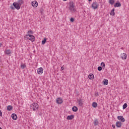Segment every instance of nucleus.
I'll use <instances>...</instances> for the list:
<instances>
[{"label": "nucleus", "instance_id": "nucleus-28", "mask_svg": "<svg viewBox=\"0 0 129 129\" xmlns=\"http://www.w3.org/2000/svg\"><path fill=\"white\" fill-rule=\"evenodd\" d=\"M126 107H127V104L126 103H124L123 106H122V108L123 109H125V108H126Z\"/></svg>", "mask_w": 129, "mask_h": 129}, {"label": "nucleus", "instance_id": "nucleus-32", "mask_svg": "<svg viewBox=\"0 0 129 129\" xmlns=\"http://www.w3.org/2000/svg\"><path fill=\"white\" fill-rule=\"evenodd\" d=\"M70 21H71V22H74V18H71L70 19Z\"/></svg>", "mask_w": 129, "mask_h": 129}, {"label": "nucleus", "instance_id": "nucleus-9", "mask_svg": "<svg viewBox=\"0 0 129 129\" xmlns=\"http://www.w3.org/2000/svg\"><path fill=\"white\" fill-rule=\"evenodd\" d=\"M11 117L14 120H17V119H18V116L16 113H13L11 115Z\"/></svg>", "mask_w": 129, "mask_h": 129}, {"label": "nucleus", "instance_id": "nucleus-2", "mask_svg": "<svg viewBox=\"0 0 129 129\" xmlns=\"http://www.w3.org/2000/svg\"><path fill=\"white\" fill-rule=\"evenodd\" d=\"M69 10L71 13H75V12H76V9H75V6H74L73 2L70 4Z\"/></svg>", "mask_w": 129, "mask_h": 129}, {"label": "nucleus", "instance_id": "nucleus-42", "mask_svg": "<svg viewBox=\"0 0 129 129\" xmlns=\"http://www.w3.org/2000/svg\"><path fill=\"white\" fill-rule=\"evenodd\" d=\"M0 129H3V128H2V127H0Z\"/></svg>", "mask_w": 129, "mask_h": 129}, {"label": "nucleus", "instance_id": "nucleus-17", "mask_svg": "<svg viewBox=\"0 0 129 129\" xmlns=\"http://www.w3.org/2000/svg\"><path fill=\"white\" fill-rule=\"evenodd\" d=\"M94 125H98L99 124V122L98 121V119H95L94 121Z\"/></svg>", "mask_w": 129, "mask_h": 129}, {"label": "nucleus", "instance_id": "nucleus-13", "mask_svg": "<svg viewBox=\"0 0 129 129\" xmlns=\"http://www.w3.org/2000/svg\"><path fill=\"white\" fill-rule=\"evenodd\" d=\"M114 8H120L121 7V4L120 3H116L114 5Z\"/></svg>", "mask_w": 129, "mask_h": 129}, {"label": "nucleus", "instance_id": "nucleus-12", "mask_svg": "<svg viewBox=\"0 0 129 129\" xmlns=\"http://www.w3.org/2000/svg\"><path fill=\"white\" fill-rule=\"evenodd\" d=\"M32 6L33 7V8H37L38 7V2H37V1L32 2Z\"/></svg>", "mask_w": 129, "mask_h": 129}, {"label": "nucleus", "instance_id": "nucleus-37", "mask_svg": "<svg viewBox=\"0 0 129 129\" xmlns=\"http://www.w3.org/2000/svg\"><path fill=\"white\" fill-rule=\"evenodd\" d=\"M112 127H113V128H115V125H112Z\"/></svg>", "mask_w": 129, "mask_h": 129}, {"label": "nucleus", "instance_id": "nucleus-10", "mask_svg": "<svg viewBox=\"0 0 129 129\" xmlns=\"http://www.w3.org/2000/svg\"><path fill=\"white\" fill-rule=\"evenodd\" d=\"M56 103L57 104H61L63 103V100L61 98H58L56 99Z\"/></svg>", "mask_w": 129, "mask_h": 129}, {"label": "nucleus", "instance_id": "nucleus-41", "mask_svg": "<svg viewBox=\"0 0 129 129\" xmlns=\"http://www.w3.org/2000/svg\"><path fill=\"white\" fill-rule=\"evenodd\" d=\"M41 13H42V10H40Z\"/></svg>", "mask_w": 129, "mask_h": 129}, {"label": "nucleus", "instance_id": "nucleus-14", "mask_svg": "<svg viewBox=\"0 0 129 129\" xmlns=\"http://www.w3.org/2000/svg\"><path fill=\"white\" fill-rule=\"evenodd\" d=\"M34 32L31 30H30L27 32V35L26 36H33Z\"/></svg>", "mask_w": 129, "mask_h": 129}, {"label": "nucleus", "instance_id": "nucleus-24", "mask_svg": "<svg viewBox=\"0 0 129 129\" xmlns=\"http://www.w3.org/2000/svg\"><path fill=\"white\" fill-rule=\"evenodd\" d=\"M13 107L11 105H9L7 106V110H9V111H11V110H12Z\"/></svg>", "mask_w": 129, "mask_h": 129}, {"label": "nucleus", "instance_id": "nucleus-4", "mask_svg": "<svg viewBox=\"0 0 129 129\" xmlns=\"http://www.w3.org/2000/svg\"><path fill=\"white\" fill-rule=\"evenodd\" d=\"M99 7V4H98V3H97L96 2H93L92 4V8L93 9V10H96Z\"/></svg>", "mask_w": 129, "mask_h": 129}, {"label": "nucleus", "instance_id": "nucleus-3", "mask_svg": "<svg viewBox=\"0 0 129 129\" xmlns=\"http://www.w3.org/2000/svg\"><path fill=\"white\" fill-rule=\"evenodd\" d=\"M30 107L31 109H33V110L35 111L36 109H38V108H39V105L37 103H33Z\"/></svg>", "mask_w": 129, "mask_h": 129}, {"label": "nucleus", "instance_id": "nucleus-8", "mask_svg": "<svg viewBox=\"0 0 129 129\" xmlns=\"http://www.w3.org/2000/svg\"><path fill=\"white\" fill-rule=\"evenodd\" d=\"M43 71H44V69H43V68H40L37 69L38 74H39V75L43 74Z\"/></svg>", "mask_w": 129, "mask_h": 129}, {"label": "nucleus", "instance_id": "nucleus-6", "mask_svg": "<svg viewBox=\"0 0 129 129\" xmlns=\"http://www.w3.org/2000/svg\"><path fill=\"white\" fill-rule=\"evenodd\" d=\"M13 6L15 8V9H16V10H20V9H21V6L19 4H18L17 3H13Z\"/></svg>", "mask_w": 129, "mask_h": 129}, {"label": "nucleus", "instance_id": "nucleus-34", "mask_svg": "<svg viewBox=\"0 0 129 129\" xmlns=\"http://www.w3.org/2000/svg\"><path fill=\"white\" fill-rule=\"evenodd\" d=\"M0 116H3V113L2 112V111L0 110Z\"/></svg>", "mask_w": 129, "mask_h": 129}, {"label": "nucleus", "instance_id": "nucleus-30", "mask_svg": "<svg viewBox=\"0 0 129 129\" xmlns=\"http://www.w3.org/2000/svg\"><path fill=\"white\" fill-rule=\"evenodd\" d=\"M26 67H27V66H26V64H22L21 65V68L22 69H25V68H26Z\"/></svg>", "mask_w": 129, "mask_h": 129}, {"label": "nucleus", "instance_id": "nucleus-40", "mask_svg": "<svg viewBox=\"0 0 129 129\" xmlns=\"http://www.w3.org/2000/svg\"><path fill=\"white\" fill-rule=\"evenodd\" d=\"M89 2H91V1H92V0H88Z\"/></svg>", "mask_w": 129, "mask_h": 129}, {"label": "nucleus", "instance_id": "nucleus-16", "mask_svg": "<svg viewBox=\"0 0 129 129\" xmlns=\"http://www.w3.org/2000/svg\"><path fill=\"white\" fill-rule=\"evenodd\" d=\"M73 118H74V115H68L67 117V119L69 120H71V119H73Z\"/></svg>", "mask_w": 129, "mask_h": 129}, {"label": "nucleus", "instance_id": "nucleus-19", "mask_svg": "<svg viewBox=\"0 0 129 129\" xmlns=\"http://www.w3.org/2000/svg\"><path fill=\"white\" fill-rule=\"evenodd\" d=\"M88 78L91 79V80H92V79H94V75H93L92 74H90L88 76Z\"/></svg>", "mask_w": 129, "mask_h": 129}, {"label": "nucleus", "instance_id": "nucleus-1", "mask_svg": "<svg viewBox=\"0 0 129 129\" xmlns=\"http://www.w3.org/2000/svg\"><path fill=\"white\" fill-rule=\"evenodd\" d=\"M24 39L25 40H29L31 42H35V36L33 35H25Z\"/></svg>", "mask_w": 129, "mask_h": 129}, {"label": "nucleus", "instance_id": "nucleus-39", "mask_svg": "<svg viewBox=\"0 0 129 129\" xmlns=\"http://www.w3.org/2000/svg\"><path fill=\"white\" fill-rule=\"evenodd\" d=\"M63 2H66V1H67V0H63Z\"/></svg>", "mask_w": 129, "mask_h": 129}, {"label": "nucleus", "instance_id": "nucleus-25", "mask_svg": "<svg viewBox=\"0 0 129 129\" xmlns=\"http://www.w3.org/2000/svg\"><path fill=\"white\" fill-rule=\"evenodd\" d=\"M114 11H115L114 8H113L111 10V12L110 13V15H111V16H114V15H115V13H114Z\"/></svg>", "mask_w": 129, "mask_h": 129}, {"label": "nucleus", "instance_id": "nucleus-38", "mask_svg": "<svg viewBox=\"0 0 129 129\" xmlns=\"http://www.w3.org/2000/svg\"><path fill=\"white\" fill-rule=\"evenodd\" d=\"M2 45H3V44L0 43V48H1V47H2Z\"/></svg>", "mask_w": 129, "mask_h": 129}, {"label": "nucleus", "instance_id": "nucleus-33", "mask_svg": "<svg viewBox=\"0 0 129 129\" xmlns=\"http://www.w3.org/2000/svg\"><path fill=\"white\" fill-rule=\"evenodd\" d=\"M95 96H96V97L98 96V95H99V93H98V92L95 93Z\"/></svg>", "mask_w": 129, "mask_h": 129}, {"label": "nucleus", "instance_id": "nucleus-20", "mask_svg": "<svg viewBox=\"0 0 129 129\" xmlns=\"http://www.w3.org/2000/svg\"><path fill=\"white\" fill-rule=\"evenodd\" d=\"M72 110L73 111H74V112H76V111H77V110H78V108H77V107L74 106L72 108Z\"/></svg>", "mask_w": 129, "mask_h": 129}, {"label": "nucleus", "instance_id": "nucleus-36", "mask_svg": "<svg viewBox=\"0 0 129 129\" xmlns=\"http://www.w3.org/2000/svg\"><path fill=\"white\" fill-rule=\"evenodd\" d=\"M10 8L12 10H15V8H14L13 6H11Z\"/></svg>", "mask_w": 129, "mask_h": 129}, {"label": "nucleus", "instance_id": "nucleus-23", "mask_svg": "<svg viewBox=\"0 0 129 129\" xmlns=\"http://www.w3.org/2000/svg\"><path fill=\"white\" fill-rule=\"evenodd\" d=\"M20 6H22L24 4V0H18V3Z\"/></svg>", "mask_w": 129, "mask_h": 129}, {"label": "nucleus", "instance_id": "nucleus-15", "mask_svg": "<svg viewBox=\"0 0 129 129\" xmlns=\"http://www.w3.org/2000/svg\"><path fill=\"white\" fill-rule=\"evenodd\" d=\"M121 124L122 123H121V122L120 121H117L116 122V126L117 127H121Z\"/></svg>", "mask_w": 129, "mask_h": 129}, {"label": "nucleus", "instance_id": "nucleus-5", "mask_svg": "<svg viewBox=\"0 0 129 129\" xmlns=\"http://www.w3.org/2000/svg\"><path fill=\"white\" fill-rule=\"evenodd\" d=\"M77 103L79 104V106H83V104L84 103V101H83V99L80 98V99H77Z\"/></svg>", "mask_w": 129, "mask_h": 129}, {"label": "nucleus", "instance_id": "nucleus-21", "mask_svg": "<svg viewBox=\"0 0 129 129\" xmlns=\"http://www.w3.org/2000/svg\"><path fill=\"white\" fill-rule=\"evenodd\" d=\"M103 83L104 85H107V84H108V80L106 79L104 80V81H103Z\"/></svg>", "mask_w": 129, "mask_h": 129}, {"label": "nucleus", "instance_id": "nucleus-35", "mask_svg": "<svg viewBox=\"0 0 129 129\" xmlns=\"http://www.w3.org/2000/svg\"><path fill=\"white\" fill-rule=\"evenodd\" d=\"M64 69H65V68L64 67L62 66V67H61V70L62 71H63Z\"/></svg>", "mask_w": 129, "mask_h": 129}, {"label": "nucleus", "instance_id": "nucleus-22", "mask_svg": "<svg viewBox=\"0 0 129 129\" xmlns=\"http://www.w3.org/2000/svg\"><path fill=\"white\" fill-rule=\"evenodd\" d=\"M92 106L93 107H94V108H96V107H97V103L94 102L92 103Z\"/></svg>", "mask_w": 129, "mask_h": 129}, {"label": "nucleus", "instance_id": "nucleus-31", "mask_svg": "<svg viewBox=\"0 0 129 129\" xmlns=\"http://www.w3.org/2000/svg\"><path fill=\"white\" fill-rule=\"evenodd\" d=\"M98 71H101V70H102V67H98Z\"/></svg>", "mask_w": 129, "mask_h": 129}, {"label": "nucleus", "instance_id": "nucleus-11", "mask_svg": "<svg viewBox=\"0 0 129 129\" xmlns=\"http://www.w3.org/2000/svg\"><path fill=\"white\" fill-rule=\"evenodd\" d=\"M4 53L6 55H11L12 54V50L10 49H6L4 51Z\"/></svg>", "mask_w": 129, "mask_h": 129}, {"label": "nucleus", "instance_id": "nucleus-27", "mask_svg": "<svg viewBox=\"0 0 129 129\" xmlns=\"http://www.w3.org/2000/svg\"><path fill=\"white\" fill-rule=\"evenodd\" d=\"M46 42H47V39L44 38V40L42 41V45H45Z\"/></svg>", "mask_w": 129, "mask_h": 129}, {"label": "nucleus", "instance_id": "nucleus-26", "mask_svg": "<svg viewBox=\"0 0 129 129\" xmlns=\"http://www.w3.org/2000/svg\"><path fill=\"white\" fill-rule=\"evenodd\" d=\"M108 2H109V4H110V5H113L115 3V1L114 0H108Z\"/></svg>", "mask_w": 129, "mask_h": 129}, {"label": "nucleus", "instance_id": "nucleus-18", "mask_svg": "<svg viewBox=\"0 0 129 129\" xmlns=\"http://www.w3.org/2000/svg\"><path fill=\"white\" fill-rule=\"evenodd\" d=\"M121 58L123 60H125V59L127 58V55H126V54L123 53L121 56Z\"/></svg>", "mask_w": 129, "mask_h": 129}, {"label": "nucleus", "instance_id": "nucleus-7", "mask_svg": "<svg viewBox=\"0 0 129 129\" xmlns=\"http://www.w3.org/2000/svg\"><path fill=\"white\" fill-rule=\"evenodd\" d=\"M117 118L118 119V120L122 121V122H124L125 121V119L123 118V116H118Z\"/></svg>", "mask_w": 129, "mask_h": 129}, {"label": "nucleus", "instance_id": "nucleus-29", "mask_svg": "<svg viewBox=\"0 0 129 129\" xmlns=\"http://www.w3.org/2000/svg\"><path fill=\"white\" fill-rule=\"evenodd\" d=\"M101 67H102V68H103V69H104V68H105V63H104V62H102L101 63Z\"/></svg>", "mask_w": 129, "mask_h": 129}]
</instances>
